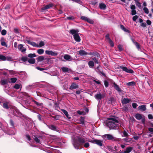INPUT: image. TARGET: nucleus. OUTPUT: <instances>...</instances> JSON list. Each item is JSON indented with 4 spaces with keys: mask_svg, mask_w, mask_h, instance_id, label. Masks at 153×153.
<instances>
[{
    "mask_svg": "<svg viewBox=\"0 0 153 153\" xmlns=\"http://www.w3.org/2000/svg\"><path fill=\"white\" fill-rule=\"evenodd\" d=\"M106 122V125L110 129H116L119 127V122L114 118H109Z\"/></svg>",
    "mask_w": 153,
    "mask_h": 153,
    "instance_id": "f257e3e1",
    "label": "nucleus"
},
{
    "mask_svg": "<svg viewBox=\"0 0 153 153\" xmlns=\"http://www.w3.org/2000/svg\"><path fill=\"white\" fill-rule=\"evenodd\" d=\"M79 31L78 30H71L69 33L73 35L74 40L77 42H79L81 39L78 33Z\"/></svg>",
    "mask_w": 153,
    "mask_h": 153,
    "instance_id": "f03ea898",
    "label": "nucleus"
},
{
    "mask_svg": "<svg viewBox=\"0 0 153 153\" xmlns=\"http://www.w3.org/2000/svg\"><path fill=\"white\" fill-rule=\"evenodd\" d=\"M103 138L107 139L108 140L114 141H119V139L114 137L112 135L109 134H106L103 135Z\"/></svg>",
    "mask_w": 153,
    "mask_h": 153,
    "instance_id": "7ed1b4c3",
    "label": "nucleus"
},
{
    "mask_svg": "<svg viewBox=\"0 0 153 153\" xmlns=\"http://www.w3.org/2000/svg\"><path fill=\"white\" fill-rule=\"evenodd\" d=\"M33 137L35 140V141L37 143H40V139H42V136H40L38 135H33Z\"/></svg>",
    "mask_w": 153,
    "mask_h": 153,
    "instance_id": "20e7f679",
    "label": "nucleus"
},
{
    "mask_svg": "<svg viewBox=\"0 0 153 153\" xmlns=\"http://www.w3.org/2000/svg\"><path fill=\"white\" fill-rule=\"evenodd\" d=\"M3 107L4 108H5L6 109H9V108L10 109H14L15 107L11 105L10 103L7 102H4L3 104Z\"/></svg>",
    "mask_w": 153,
    "mask_h": 153,
    "instance_id": "39448f33",
    "label": "nucleus"
},
{
    "mask_svg": "<svg viewBox=\"0 0 153 153\" xmlns=\"http://www.w3.org/2000/svg\"><path fill=\"white\" fill-rule=\"evenodd\" d=\"M120 68L122 69L123 71L127 73L133 74L134 73V71L132 70L129 68H128L126 67L120 66Z\"/></svg>",
    "mask_w": 153,
    "mask_h": 153,
    "instance_id": "423d86ee",
    "label": "nucleus"
},
{
    "mask_svg": "<svg viewBox=\"0 0 153 153\" xmlns=\"http://www.w3.org/2000/svg\"><path fill=\"white\" fill-rule=\"evenodd\" d=\"M88 141L94 143H96L100 146H102L103 145L102 141L101 140L95 139L93 140H89Z\"/></svg>",
    "mask_w": 153,
    "mask_h": 153,
    "instance_id": "0eeeda50",
    "label": "nucleus"
},
{
    "mask_svg": "<svg viewBox=\"0 0 153 153\" xmlns=\"http://www.w3.org/2000/svg\"><path fill=\"white\" fill-rule=\"evenodd\" d=\"M79 87V85L76 84L75 82H73L71 84V85L69 88V89L71 90L74 89L78 88Z\"/></svg>",
    "mask_w": 153,
    "mask_h": 153,
    "instance_id": "6e6552de",
    "label": "nucleus"
},
{
    "mask_svg": "<svg viewBox=\"0 0 153 153\" xmlns=\"http://www.w3.org/2000/svg\"><path fill=\"white\" fill-rule=\"evenodd\" d=\"M104 96L100 93L94 95L95 98L97 100H100L104 98Z\"/></svg>",
    "mask_w": 153,
    "mask_h": 153,
    "instance_id": "1a4fd4ad",
    "label": "nucleus"
},
{
    "mask_svg": "<svg viewBox=\"0 0 153 153\" xmlns=\"http://www.w3.org/2000/svg\"><path fill=\"white\" fill-rule=\"evenodd\" d=\"M77 140L81 146L85 142V139L80 137H78Z\"/></svg>",
    "mask_w": 153,
    "mask_h": 153,
    "instance_id": "9d476101",
    "label": "nucleus"
},
{
    "mask_svg": "<svg viewBox=\"0 0 153 153\" xmlns=\"http://www.w3.org/2000/svg\"><path fill=\"white\" fill-rule=\"evenodd\" d=\"M32 101L34 103V104H35L37 106L41 108L43 107V104L42 103L38 102L34 100H32Z\"/></svg>",
    "mask_w": 153,
    "mask_h": 153,
    "instance_id": "9b49d317",
    "label": "nucleus"
},
{
    "mask_svg": "<svg viewBox=\"0 0 153 153\" xmlns=\"http://www.w3.org/2000/svg\"><path fill=\"white\" fill-rule=\"evenodd\" d=\"M113 87L118 92H120L122 91L121 89L120 88L119 86L117 85L114 82L113 83Z\"/></svg>",
    "mask_w": 153,
    "mask_h": 153,
    "instance_id": "f8f14e48",
    "label": "nucleus"
},
{
    "mask_svg": "<svg viewBox=\"0 0 153 153\" xmlns=\"http://www.w3.org/2000/svg\"><path fill=\"white\" fill-rule=\"evenodd\" d=\"M45 53L48 55H51L52 56H55L57 55V53L55 52L52 51L46 50L45 51Z\"/></svg>",
    "mask_w": 153,
    "mask_h": 153,
    "instance_id": "ddd939ff",
    "label": "nucleus"
},
{
    "mask_svg": "<svg viewBox=\"0 0 153 153\" xmlns=\"http://www.w3.org/2000/svg\"><path fill=\"white\" fill-rule=\"evenodd\" d=\"M18 49L22 52H23L26 51V49L23 47L22 44H20L18 45Z\"/></svg>",
    "mask_w": 153,
    "mask_h": 153,
    "instance_id": "4468645a",
    "label": "nucleus"
},
{
    "mask_svg": "<svg viewBox=\"0 0 153 153\" xmlns=\"http://www.w3.org/2000/svg\"><path fill=\"white\" fill-rule=\"evenodd\" d=\"M131 101V100L128 98H124L122 101L121 103L122 104H126L129 103Z\"/></svg>",
    "mask_w": 153,
    "mask_h": 153,
    "instance_id": "2eb2a0df",
    "label": "nucleus"
},
{
    "mask_svg": "<svg viewBox=\"0 0 153 153\" xmlns=\"http://www.w3.org/2000/svg\"><path fill=\"white\" fill-rule=\"evenodd\" d=\"M53 6V4H49L46 5L45 6H44L41 8V10H44L46 9H48L50 8L51 7H52Z\"/></svg>",
    "mask_w": 153,
    "mask_h": 153,
    "instance_id": "dca6fc26",
    "label": "nucleus"
},
{
    "mask_svg": "<svg viewBox=\"0 0 153 153\" xmlns=\"http://www.w3.org/2000/svg\"><path fill=\"white\" fill-rule=\"evenodd\" d=\"M62 111L65 115L69 119H71V117L69 116V115L68 114V112L65 110H64L63 109H62L61 110Z\"/></svg>",
    "mask_w": 153,
    "mask_h": 153,
    "instance_id": "f3484780",
    "label": "nucleus"
},
{
    "mask_svg": "<svg viewBox=\"0 0 153 153\" xmlns=\"http://www.w3.org/2000/svg\"><path fill=\"white\" fill-rule=\"evenodd\" d=\"M4 37H2L1 39V45L2 46H4L6 47H7V45L6 42L4 41Z\"/></svg>",
    "mask_w": 153,
    "mask_h": 153,
    "instance_id": "a211bd4d",
    "label": "nucleus"
},
{
    "mask_svg": "<svg viewBox=\"0 0 153 153\" xmlns=\"http://www.w3.org/2000/svg\"><path fill=\"white\" fill-rule=\"evenodd\" d=\"M47 126L48 127V128L50 129H51L53 131H57V129H56V126L53 125H47Z\"/></svg>",
    "mask_w": 153,
    "mask_h": 153,
    "instance_id": "6ab92c4d",
    "label": "nucleus"
},
{
    "mask_svg": "<svg viewBox=\"0 0 153 153\" xmlns=\"http://www.w3.org/2000/svg\"><path fill=\"white\" fill-rule=\"evenodd\" d=\"M99 7L101 9L105 10L106 8V5L104 3H101L100 4Z\"/></svg>",
    "mask_w": 153,
    "mask_h": 153,
    "instance_id": "aec40b11",
    "label": "nucleus"
},
{
    "mask_svg": "<svg viewBox=\"0 0 153 153\" xmlns=\"http://www.w3.org/2000/svg\"><path fill=\"white\" fill-rule=\"evenodd\" d=\"M120 28L122 30L125 32L128 33H130L131 32L130 31L126 29L123 25H120Z\"/></svg>",
    "mask_w": 153,
    "mask_h": 153,
    "instance_id": "412c9836",
    "label": "nucleus"
},
{
    "mask_svg": "<svg viewBox=\"0 0 153 153\" xmlns=\"http://www.w3.org/2000/svg\"><path fill=\"white\" fill-rule=\"evenodd\" d=\"M115 101V99L114 97H111L108 99V104H112L113 103H114Z\"/></svg>",
    "mask_w": 153,
    "mask_h": 153,
    "instance_id": "4be33fe9",
    "label": "nucleus"
},
{
    "mask_svg": "<svg viewBox=\"0 0 153 153\" xmlns=\"http://www.w3.org/2000/svg\"><path fill=\"white\" fill-rule=\"evenodd\" d=\"M73 145L75 148L77 149H79V146H81L79 143H78L76 141H74V143H73Z\"/></svg>",
    "mask_w": 153,
    "mask_h": 153,
    "instance_id": "5701e85b",
    "label": "nucleus"
},
{
    "mask_svg": "<svg viewBox=\"0 0 153 153\" xmlns=\"http://www.w3.org/2000/svg\"><path fill=\"white\" fill-rule=\"evenodd\" d=\"M133 149V147H127L126 150L123 152L124 153H129Z\"/></svg>",
    "mask_w": 153,
    "mask_h": 153,
    "instance_id": "b1692460",
    "label": "nucleus"
},
{
    "mask_svg": "<svg viewBox=\"0 0 153 153\" xmlns=\"http://www.w3.org/2000/svg\"><path fill=\"white\" fill-rule=\"evenodd\" d=\"M138 109L141 111H145L146 110V106L145 105H140L138 107Z\"/></svg>",
    "mask_w": 153,
    "mask_h": 153,
    "instance_id": "393cba45",
    "label": "nucleus"
},
{
    "mask_svg": "<svg viewBox=\"0 0 153 153\" xmlns=\"http://www.w3.org/2000/svg\"><path fill=\"white\" fill-rule=\"evenodd\" d=\"M0 82L1 85H3L7 84L8 83L7 79H1Z\"/></svg>",
    "mask_w": 153,
    "mask_h": 153,
    "instance_id": "a878e982",
    "label": "nucleus"
},
{
    "mask_svg": "<svg viewBox=\"0 0 153 153\" xmlns=\"http://www.w3.org/2000/svg\"><path fill=\"white\" fill-rule=\"evenodd\" d=\"M37 61L38 62H41L43 61L45 59L44 57L43 56H38L37 58H36Z\"/></svg>",
    "mask_w": 153,
    "mask_h": 153,
    "instance_id": "bb28decb",
    "label": "nucleus"
},
{
    "mask_svg": "<svg viewBox=\"0 0 153 153\" xmlns=\"http://www.w3.org/2000/svg\"><path fill=\"white\" fill-rule=\"evenodd\" d=\"M79 54L81 56H83L87 55V52L84 50H80L79 52Z\"/></svg>",
    "mask_w": 153,
    "mask_h": 153,
    "instance_id": "cd10ccee",
    "label": "nucleus"
},
{
    "mask_svg": "<svg viewBox=\"0 0 153 153\" xmlns=\"http://www.w3.org/2000/svg\"><path fill=\"white\" fill-rule=\"evenodd\" d=\"M28 62L30 64H34L35 62V60L34 58L28 59Z\"/></svg>",
    "mask_w": 153,
    "mask_h": 153,
    "instance_id": "c85d7f7f",
    "label": "nucleus"
},
{
    "mask_svg": "<svg viewBox=\"0 0 153 153\" xmlns=\"http://www.w3.org/2000/svg\"><path fill=\"white\" fill-rule=\"evenodd\" d=\"M135 117L138 120H140L142 118V116L141 114L139 113H137L136 114Z\"/></svg>",
    "mask_w": 153,
    "mask_h": 153,
    "instance_id": "c756f323",
    "label": "nucleus"
},
{
    "mask_svg": "<svg viewBox=\"0 0 153 153\" xmlns=\"http://www.w3.org/2000/svg\"><path fill=\"white\" fill-rule=\"evenodd\" d=\"M88 65L90 68L93 67L94 65V62L92 61H90L88 62Z\"/></svg>",
    "mask_w": 153,
    "mask_h": 153,
    "instance_id": "7c9ffc66",
    "label": "nucleus"
},
{
    "mask_svg": "<svg viewBox=\"0 0 153 153\" xmlns=\"http://www.w3.org/2000/svg\"><path fill=\"white\" fill-rule=\"evenodd\" d=\"M61 69L62 71L64 73L68 72L69 71L68 68L64 67H62Z\"/></svg>",
    "mask_w": 153,
    "mask_h": 153,
    "instance_id": "2f4dec72",
    "label": "nucleus"
},
{
    "mask_svg": "<svg viewBox=\"0 0 153 153\" xmlns=\"http://www.w3.org/2000/svg\"><path fill=\"white\" fill-rule=\"evenodd\" d=\"M136 82L134 81H132L128 82L126 85L128 86H134L135 85Z\"/></svg>",
    "mask_w": 153,
    "mask_h": 153,
    "instance_id": "473e14b6",
    "label": "nucleus"
},
{
    "mask_svg": "<svg viewBox=\"0 0 153 153\" xmlns=\"http://www.w3.org/2000/svg\"><path fill=\"white\" fill-rule=\"evenodd\" d=\"M28 59L27 56H23L21 58V60L23 62H25L27 61H28Z\"/></svg>",
    "mask_w": 153,
    "mask_h": 153,
    "instance_id": "72a5a7b5",
    "label": "nucleus"
},
{
    "mask_svg": "<svg viewBox=\"0 0 153 153\" xmlns=\"http://www.w3.org/2000/svg\"><path fill=\"white\" fill-rule=\"evenodd\" d=\"M6 59V56L3 55H0V61H5Z\"/></svg>",
    "mask_w": 153,
    "mask_h": 153,
    "instance_id": "f704fd0d",
    "label": "nucleus"
},
{
    "mask_svg": "<svg viewBox=\"0 0 153 153\" xmlns=\"http://www.w3.org/2000/svg\"><path fill=\"white\" fill-rule=\"evenodd\" d=\"M37 52L39 54H42L44 52V50L42 49H39L37 51Z\"/></svg>",
    "mask_w": 153,
    "mask_h": 153,
    "instance_id": "c9c22d12",
    "label": "nucleus"
},
{
    "mask_svg": "<svg viewBox=\"0 0 153 153\" xmlns=\"http://www.w3.org/2000/svg\"><path fill=\"white\" fill-rule=\"evenodd\" d=\"M36 56V55L34 53H30L28 54V57L29 58H33Z\"/></svg>",
    "mask_w": 153,
    "mask_h": 153,
    "instance_id": "e433bc0d",
    "label": "nucleus"
},
{
    "mask_svg": "<svg viewBox=\"0 0 153 153\" xmlns=\"http://www.w3.org/2000/svg\"><path fill=\"white\" fill-rule=\"evenodd\" d=\"M10 80H11V82L12 83H15L17 80V79L16 77H13L11 78L10 79Z\"/></svg>",
    "mask_w": 153,
    "mask_h": 153,
    "instance_id": "4c0bfd02",
    "label": "nucleus"
},
{
    "mask_svg": "<svg viewBox=\"0 0 153 153\" xmlns=\"http://www.w3.org/2000/svg\"><path fill=\"white\" fill-rule=\"evenodd\" d=\"M51 117L52 118H53L55 119L56 120H58L60 118V116L58 115H56L54 116H51Z\"/></svg>",
    "mask_w": 153,
    "mask_h": 153,
    "instance_id": "58836bf2",
    "label": "nucleus"
},
{
    "mask_svg": "<svg viewBox=\"0 0 153 153\" xmlns=\"http://www.w3.org/2000/svg\"><path fill=\"white\" fill-rule=\"evenodd\" d=\"M71 56L68 55H65L64 56V58L65 59L67 60H69L71 59Z\"/></svg>",
    "mask_w": 153,
    "mask_h": 153,
    "instance_id": "ea45409f",
    "label": "nucleus"
},
{
    "mask_svg": "<svg viewBox=\"0 0 153 153\" xmlns=\"http://www.w3.org/2000/svg\"><path fill=\"white\" fill-rule=\"evenodd\" d=\"M134 44H135V46H136L137 49H140V45L138 42H135Z\"/></svg>",
    "mask_w": 153,
    "mask_h": 153,
    "instance_id": "a19ab883",
    "label": "nucleus"
},
{
    "mask_svg": "<svg viewBox=\"0 0 153 153\" xmlns=\"http://www.w3.org/2000/svg\"><path fill=\"white\" fill-rule=\"evenodd\" d=\"M92 55L94 56H97V57H100L99 53L97 52H92Z\"/></svg>",
    "mask_w": 153,
    "mask_h": 153,
    "instance_id": "79ce46f5",
    "label": "nucleus"
},
{
    "mask_svg": "<svg viewBox=\"0 0 153 153\" xmlns=\"http://www.w3.org/2000/svg\"><path fill=\"white\" fill-rule=\"evenodd\" d=\"M80 124H84V120L83 117H81L80 120Z\"/></svg>",
    "mask_w": 153,
    "mask_h": 153,
    "instance_id": "37998d69",
    "label": "nucleus"
},
{
    "mask_svg": "<svg viewBox=\"0 0 153 153\" xmlns=\"http://www.w3.org/2000/svg\"><path fill=\"white\" fill-rule=\"evenodd\" d=\"M14 88L16 89H18L20 88V85L19 84H16L13 87Z\"/></svg>",
    "mask_w": 153,
    "mask_h": 153,
    "instance_id": "c03bdc74",
    "label": "nucleus"
},
{
    "mask_svg": "<svg viewBox=\"0 0 153 153\" xmlns=\"http://www.w3.org/2000/svg\"><path fill=\"white\" fill-rule=\"evenodd\" d=\"M143 10H144V12L148 14L149 13V11L148 9L146 7H144L143 8Z\"/></svg>",
    "mask_w": 153,
    "mask_h": 153,
    "instance_id": "a18cd8bd",
    "label": "nucleus"
},
{
    "mask_svg": "<svg viewBox=\"0 0 153 153\" xmlns=\"http://www.w3.org/2000/svg\"><path fill=\"white\" fill-rule=\"evenodd\" d=\"M108 43L110 45V46L111 47H114V44L113 42L111 40V39L108 41Z\"/></svg>",
    "mask_w": 153,
    "mask_h": 153,
    "instance_id": "49530a36",
    "label": "nucleus"
},
{
    "mask_svg": "<svg viewBox=\"0 0 153 153\" xmlns=\"http://www.w3.org/2000/svg\"><path fill=\"white\" fill-rule=\"evenodd\" d=\"M86 22L91 24H93L94 23L93 21L88 18Z\"/></svg>",
    "mask_w": 153,
    "mask_h": 153,
    "instance_id": "de8ad7c7",
    "label": "nucleus"
},
{
    "mask_svg": "<svg viewBox=\"0 0 153 153\" xmlns=\"http://www.w3.org/2000/svg\"><path fill=\"white\" fill-rule=\"evenodd\" d=\"M7 33V31L5 30H3L1 31V34L2 35H5Z\"/></svg>",
    "mask_w": 153,
    "mask_h": 153,
    "instance_id": "09e8293b",
    "label": "nucleus"
},
{
    "mask_svg": "<svg viewBox=\"0 0 153 153\" xmlns=\"http://www.w3.org/2000/svg\"><path fill=\"white\" fill-rule=\"evenodd\" d=\"M80 18L82 20H84V21L86 22L88 18L86 17L82 16H81V17Z\"/></svg>",
    "mask_w": 153,
    "mask_h": 153,
    "instance_id": "8fccbe9b",
    "label": "nucleus"
},
{
    "mask_svg": "<svg viewBox=\"0 0 153 153\" xmlns=\"http://www.w3.org/2000/svg\"><path fill=\"white\" fill-rule=\"evenodd\" d=\"M92 59L94 61V62L98 64L99 62L97 59L95 57H94L92 58Z\"/></svg>",
    "mask_w": 153,
    "mask_h": 153,
    "instance_id": "3c124183",
    "label": "nucleus"
},
{
    "mask_svg": "<svg viewBox=\"0 0 153 153\" xmlns=\"http://www.w3.org/2000/svg\"><path fill=\"white\" fill-rule=\"evenodd\" d=\"M128 107L125 105L122 108V111H126L128 110Z\"/></svg>",
    "mask_w": 153,
    "mask_h": 153,
    "instance_id": "603ef678",
    "label": "nucleus"
},
{
    "mask_svg": "<svg viewBox=\"0 0 153 153\" xmlns=\"http://www.w3.org/2000/svg\"><path fill=\"white\" fill-rule=\"evenodd\" d=\"M10 124L13 128H14V122L12 120H10Z\"/></svg>",
    "mask_w": 153,
    "mask_h": 153,
    "instance_id": "864d4df0",
    "label": "nucleus"
},
{
    "mask_svg": "<svg viewBox=\"0 0 153 153\" xmlns=\"http://www.w3.org/2000/svg\"><path fill=\"white\" fill-rule=\"evenodd\" d=\"M136 5L138 7L140 8L141 7V3L139 2V1L135 3Z\"/></svg>",
    "mask_w": 153,
    "mask_h": 153,
    "instance_id": "5fc2aeb1",
    "label": "nucleus"
},
{
    "mask_svg": "<svg viewBox=\"0 0 153 153\" xmlns=\"http://www.w3.org/2000/svg\"><path fill=\"white\" fill-rule=\"evenodd\" d=\"M6 58V60L8 61H11L13 59V58L11 56H7Z\"/></svg>",
    "mask_w": 153,
    "mask_h": 153,
    "instance_id": "6e6d98bb",
    "label": "nucleus"
},
{
    "mask_svg": "<svg viewBox=\"0 0 153 153\" xmlns=\"http://www.w3.org/2000/svg\"><path fill=\"white\" fill-rule=\"evenodd\" d=\"M138 16L137 15H135L133 17L132 19L134 21H135L138 18Z\"/></svg>",
    "mask_w": 153,
    "mask_h": 153,
    "instance_id": "4d7b16f0",
    "label": "nucleus"
},
{
    "mask_svg": "<svg viewBox=\"0 0 153 153\" xmlns=\"http://www.w3.org/2000/svg\"><path fill=\"white\" fill-rule=\"evenodd\" d=\"M130 8L132 10H135L136 9L135 6L133 4H131L130 5Z\"/></svg>",
    "mask_w": 153,
    "mask_h": 153,
    "instance_id": "13d9d810",
    "label": "nucleus"
},
{
    "mask_svg": "<svg viewBox=\"0 0 153 153\" xmlns=\"http://www.w3.org/2000/svg\"><path fill=\"white\" fill-rule=\"evenodd\" d=\"M118 48L119 51H121L123 50V49L121 45H119L118 46Z\"/></svg>",
    "mask_w": 153,
    "mask_h": 153,
    "instance_id": "bf43d9fd",
    "label": "nucleus"
},
{
    "mask_svg": "<svg viewBox=\"0 0 153 153\" xmlns=\"http://www.w3.org/2000/svg\"><path fill=\"white\" fill-rule=\"evenodd\" d=\"M14 31L16 33H19V29L17 28H14Z\"/></svg>",
    "mask_w": 153,
    "mask_h": 153,
    "instance_id": "052dcab7",
    "label": "nucleus"
},
{
    "mask_svg": "<svg viewBox=\"0 0 153 153\" xmlns=\"http://www.w3.org/2000/svg\"><path fill=\"white\" fill-rule=\"evenodd\" d=\"M8 71L9 74L11 75L14 74H15V71L13 70H7Z\"/></svg>",
    "mask_w": 153,
    "mask_h": 153,
    "instance_id": "680f3d73",
    "label": "nucleus"
},
{
    "mask_svg": "<svg viewBox=\"0 0 153 153\" xmlns=\"http://www.w3.org/2000/svg\"><path fill=\"white\" fill-rule=\"evenodd\" d=\"M44 45V42L43 41H41L39 43V46L40 47H42Z\"/></svg>",
    "mask_w": 153,
    "mask_h": 153,
    "instance_id": "e2e57ef3",
    "label": "nucleus"
},
{
    "mask_svg": "<svg viewBox=\"0 0 153 153\" xmlns=\"http://www.w3.org/2000/svg\"><path fill=\"white\" fill-rule=\"evenodd\" d=\"M104 83L105 86L106 87H107L108 86V83L106 80H105L104 81Z\"/></svg>",
    "mask_w": 153,
    "mask_h": 153,
    "instance_id": "0e129e2a",
    "label": "nucleus"
},
{
    "mask_svg": "<svg viewBox=\"0 0 153 153\" xmlns=\"http://www.w3.org/2000/svg\"><path fill=\"white\" fill-rule=\"evenodd\" d=\"M140 26L143 27H146V22H142L140 25Z\"/></svg>",
    "mask_w": 153,
    "mask_h": 153,
    "instance_id": "69168bd1",
    "label": "nucleus"
},
{
    "mask_svg": "<svg viewBox=\"0 0 153 153\" xmlns=\"http://www.w3.org/2000/svg\"><path fill=\"white\" fill-rule=\"evenodd\" d=\"M137 103H133L132 104V106L133 108H137Z\"/></svg>",
    "mask_w": 153,
    "mask_h": 153,
    "instance_id": "338daca9",
    "label": "nucleus"
},
{
    "mask_svg": "<svg viewBox=\"0 0 153 153\" xmlns=\"http://www.w3.org/2000/svg\"><path fill=\"white\" fill-rule=\"evenodd\" d=\"M148 131L151 132V134H153V128H148Z\"/></svg>",
    "mask_w": 153,
    "mask_h": 153,
    "instance_id": "774afa93",
    "label": "nucleus"
}]
</instances>
